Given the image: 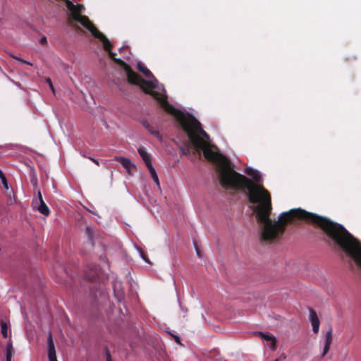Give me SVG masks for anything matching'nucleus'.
Returning a JSON list of instances; mask_svg holds the SVG:
<instances>
[{
  "label": "nucleus",
  "instance_id": "nucleus-1",
  "mask_svg": "<svg viewBox=\"0 0 361 361\" xmlns=\"http://www.w3.org/2000/svg\"><path fill=\"white\" fill-rule=\"evenodd\" d=\"M245 172L251 176L254 180V185L262 187L269 195V191L262 185L259 184L261 180L259 173L252 169L247 168ZM261 202L252 203L255 204L253 212L256 214L257 220L264 225L261 238L264 241H273L281 238L283 235L287 224L295 220H302L307 223L312 224L319 227L326 236L338 245L349 257L350 260L361 270V242L350 233L341 224L331 221L330 219L318 215L314 213L307 212L305 209L298 208L293 209L288 212L281 214L278 221H271L270 214L271 212V199L270 198V207L267 218L261 220L257 216V207Z\"/></svg>",
  "mask_w": 361,
  "mask_h": 361
},
{
  "label": "nucleus",
  "instance_id": "nucleus-2",
  "mask_svg": "<svg viewBox=\"0 0 361 361\" xmlns=\"http://www.w3.org/2000/svg\"><path fill=\"white\" fill-rule=\"evenodd\" d=\"M193 147L197 150H202L208 161L216 164L219 183L224 188L247 192L250 203L261 202L257 207V216L261 220L267 218L271 209L270 197L262 187L252 184L247 177L232 169L231 161L221 153L214 152L202 138L194 137Z\"/></svg>",
  "mask_w": 361,
  "mask_h": 361
},
{
  "label": "nucleus",
  "instance_id": "nucleus-3",
  "mask_svg": "<svg viewBox=\"0 0 361 361\" xmlns=\"http://www.w3.org/2000/svg\"><path fill=\"white\" fill-rule=\"evenodd\" d=\"M176 121L182 129L187 133L192 146L194 137H200V135H202L204 138L209 139V135L202 129L201 123L192 114L183 112L182 115Z\"/></svg>",
  "mask_w": 361,
  "mask_h": 361
},
{
  "label": "nucleus",
  "instance_id": "nucleus-4",
  "mask_svg": "<svg viewBox=\"0 0 361 361\" xmlns=\"http://www.w3.org/2000/svg\"><path fill=\"white\" fill-rule=\"evenodd\" d=\"M64 1L69 11L68 14V23L69 25H72L73 22H78L88 30L94 26L87 16L82 15L85 10L82 4L74 5L70 0H64Z\"/></svg>",
  "mask_w": 361,
  "mask_h": 361
},
{
  "label": "nucleus",
  "instance_id": "nucleus-5",
  "mask_svg": "<svg viewBox=\"0 0 361 361\" xmlns=\"http://www.w3.org/2000/svg\"><path fill=\"white\" fill-rule=\"evenodd\" d=\"M145 93L151 95L155 100L159 102L164 110L169 114L172 115L176 118V120H177V118L182 115L183 111L175 108L172 104L169 103L166 97L161 94L159 92L153 91V90L151 91L146 90H145Z\"/></svg>",
  "mask_w": 361,
  "mask_h": 361
},
{
  "label": "nucleus",
  "instance_id": "nucleus-6",
  "mask_svg": "<svg viewBox=\"0 0 361 361\" xmlns=\"http://www.w3.org/2000/svg\"><path fill=\"white\" fill-rule=\"evenodd\" d=\"M128 80L130 83L137 85L140 87V88L145 92V90H149L151 91L156 88V85L153 83L152 81L147 80L134 72L132 69L128 71V73L127 74Z\"/></svg>",
  "mask_w": 361,
  "mask_h": 361
},
{
  "label": "nucleus",
  "instance_id": "nucleus-7",
  "mask_svg": "<svg viewBox=\"0 0 361 361\" xmlns=\"http://www.w3.org/2000/svg\"><path fill=\"white\" fill-rule=\"evenodd\" d=\"M32 207L44 216H48L50 214V210L44 202L40 190L37 192V199L32 201Z\"/></svg>",
  "mask_w": 361,
  "mask_h": 361
},
{
  "label": "nucleus",
  "instance_id": "nucleus-8",
  "mask_svg": "<svg viewBox=\"0 0 361 361\" xmlns=\"http://www.w3.org/2000/svg\"><path fill=\"white\" fill-rule=\"evenodd\" d=\"M89 31L95 38L99 39L102 42L104 49L105 51H106L107 52L111 51L112 44L103 33H102L99 30H97V28L95 26L92 27Z\"/></svg>",
  "mask_w": 361,
  "mask_h": 361
},
{
  "label": "nucleus",
  "instance_id": "nucleus-9",
  "mask_svg": "<svg viewBox=\"0 0 361 361\" xmlns=\"http://www.w3.org/2000/svg\"><path fill=\"white\" fill-rule=\"evenodd\" d=\"M89 31L95 38L99 39L102 42L104 49L105 51H106L107 52L111 51L112 44L103 33H102L99 30H97V28L95 26L92 27Z\"/></svg>",
  "mask_w": 361,
  "mask_h": 361
},
{
  "label": "nucleus",
  "instance_id": "nucleus-10",
  "mask_svg": "<svg viewBox=\"0 0 361 361\" xmlns=\"http://www.w3.org/2000/svg\"><path fill=\"white\" fill-rule=\"evenodd\" d=\"M47 347L49 361H57L53 336L51 332L47 336Z\"/></svg>",
  "mask_w": 361,
  "mask_h": 361
},
{
  "label": "nucleus",
  "instance_id": "nucleus-11",
  "mask_svg": "<svg viewBox=\"0 0 361 361\" xmlns=\"http://www.w3.org/2000/svg\"><path fill=\"white\" fill-rule=\"evenodd\" d=\"M332 338H333V329L331 326L330 325L329 326L328 331H326L325 336H324V346L323 348V352L322 353V357H324L326 353L329 352L330 345L332 343Z\"/></svg>",
  "mask_w": 361,
  "mask_h": 361
},
{
  "label": "nucleus",
  "instance_id": "nucleus-12",
  "mask_svg": "<svg viewBox=\"0 0 361 361\" xmlns=\"http://www.w3.org/2000/svg\"><path fill=\"white\" fill-rule=\"evenodd\" d=\"M109 57L118 65L123 67L124 70L126 71V73H128V71L131 70V68L129 65H128L124 61L118 59L116 57V54L112 52L111 51L108 52Z\"/></svg>",
  "mask_w": 361,
  "mask_h": 361
},
{
  "label": "nucleus",
  "instance_id": "nucleus-13",
  "mask_svg": "<svg viewBox=\"0 0 361 361\" xmlns=\"http://www.w3.org/2000/svg\"><path fill=\"white\" fill-rule=\"evenodd\" d=\"M140 156L142 157V160L146 164L147 167L151 166L152 164V158L151 155L147 152L145 147H140L137 149Z\"/></svg>",
  "mask_w": 361,
  "mask_h": 361
},
{
  "label": "nucleus",
  "instance_id": "nucleus-14",
  "mask_svg": "<svg viewBox=\"0 0 361 361\" xmlns=\"http://www.w3.org/2000/svg\"><path fill=\"white\" fill-rule=\"evenodd\" d=\"M257 334L263 341H267V342H270V348H272L274 350L276 348V339L275 338V337L268 335V334H265L262 332H257Z\"/></svg>",
  "mask_w": 361,
  "mask_h": 361
},
{
  "label": "nucleus",
  "instance_id": "nucleus-15",
  "mask_svg": "<svg viewBox=\"0 0 361 361\" xmlns=\"http://www.w3.org/2000/svg\"><path fill=\"white\" fill-rule=\"evenodd\" d=\"M115 159L121 163L123 168L130 173L133 164L128 158L122 157H116Z\"/></svg>",
  "mask_w": 361,
  "mask_h": 361
},
{
  "label": "nucleus",
  "instance_id": "nucleus-16",
  "mask_svg": "<svg viewBox=\"0 0 361 361\" xmlns=\"http://www.w3.org/2000/svg\"><path fill=\"white\" fill-rule=\"evenodd\" d=\"M14 348L13 347V344L11 341H8V342L6 344V361H11V358L13 355H14Z\"/></svg>",
  "mask_w": 361,
  "mask_h": 361
},
{
  "label": "nucleus",
  "instance_id": "nucleus-17",
  "mask_svg": "<svg viewBox=\"0 0 361 361\" xmlns=\"http://www.w3.org/2000/svg\"><path fill=\"white\" fill-rule=\"evenodd\" d=\"M137 69L140 72H141L143 75H145L147 78H154V76L152 73V72L146 67L142 63L139 62L137 63Z\"/></svg>",
  "mask_w": 361,
  "mask_h": 361
},
{
  "label": "nucleus",
  "instance_id": "nucleus-18",
  "mask_svg": "<svg viewBox=\"0 0 361 361\" xmlns=\"http://www.w3.org/2000/svg\"><path fill=\"white\" fill-rule=\"evenodd\" d=\"M310 315L309 319L311 322V324H320L319 317L317 314V312L312 308H309Z\"/></svg>",
  "mask_w": 361,
  "mask_h": 361
},
{
  "label": "nucleus",
  "instance_id": "nucleus-19",
  "mask_svg": "<svg viewBox=\"0 0 361 361\" xmlns=\"http://www.w3.org/2000/svg\"><path fill=\"white\" fill-rule=\"evenodd\" d=\"M86 277L89 280H94L98 276V267L97 266H93L92 269H91V272L88 273L85 271Z\"/></svg>",
  "mask_w": 361,
  "mask_h": 361
},
{
  "label": "nucleus",
  "instance_id": "nucleus-20",
  "mask_svg": "<svg viewBox=\"0 0 361 361\" xmlns=\"http://www.w3.org/2000/svg\"><path fill=\"white\" fill-rule=\"evenodd\" d=\"M85 233L87 236L88 240L90 241L92 245H94L93 240H94V229L90 226H87L85 229Z\"/></svg>",
  "mask_w": 361,
  "mask_h": 361
},
{
  "label": "nucleus",
  "instance_id": "nucleus-21",
  "mask_svg": "<svg viewBox=\"0 0 361 361\" xmlns=\"http://www.w3.org/2000/svg\"><path fill=\"white\" fill-rule=\"evenodd\" d=\"M147 169L151 174L153 180L157 183V185H159V178L154 168L152 165L151 166L147 167Z\"/></svg>",
  "mask_w": 361,
  "mask_h": 361
},
{
  "label": "nucleus",
  "instance_id": "nucleus-22",
  "mask_svg": "<svg viewBox=\"0 0 361 361\" xmlns=\"http://www.w3.org/2000/svg\"><path fill=\"white\" fill-rule=\"evenodd\" d=\"M144 126L145 128L153 135L159 137V132L155 129L153 126H152L150 124L145 123Z\"/></svg>",
  "mask_w": 361,
  "mask_h": 361
},
{
  "label": "nucleus",
  "instance_id": "nucleus-23",
  "mask_svg": "<svg viewBox=\"0 0 361 361\" xmlns=\"http://www.w3.org/2000/svg\"><path fill=\"white\" fill-rule=\"evenodd\" d=\"M1 332L4 338L8 337V326L5 322H1Z\"/></svg>",
  "mask_w": 361,
  "mask_h": 361
},
{
  "label": "nucleus",
  "instance_id": "nucleus-24",
  "mask_svg": "<svg viewBox=\"0 0 361 361\" xmlns=\"http://www.w3.org/2000/svg\"><path fill=\"white\" fill-rule=\"evenodd\" d=\"M78 33H82L83 30L78 25L75 24L74 22L72 23V25H71Z\"/></svg>",
  "mask_w": 361,
  "mask_h": 361
},
{
  "label": "nucleus",
  "instance_id": "nucleus-25",
  "mask_svg": "<svg viewBox=\"0 0 361 361\" xmlns=\"http://www.w3.org/2000/svg\"><path fill=\"white\" fill-rule=\"evenodd\" d=\"M105 355H106V361H111L110 351L107 348H105Z\"/></svg>",
  "mask_w": 361,
  "mask_h": 361
},
{
  "label": "nucleus",
  "instance_id": "nucleus-26",
  "mask_svg": "<svg viewBox=\"0 0 361 361\" xmlns=\"http://www.w3.org/2000/svg\"><path fill=\"white\" fill-rule=\"evenodd\" d=\"M0 178L1 180V182L4 185V186L7 189L8 188V183H7V180H6L5 175L3 176L2 177H1Z\"/></svg>",
  "mask_w": 361,
  "mask_h": 361
},
{
  "label": "nucleus",
  "instance_id": "nucleus-27",
  "mask_svg": "<svg viewBox=\"0 0 361 361\" xmlns=\"http://www.w3.org/2000/svg\"><path fill=\"white\" fill-rule=\"evenodd\" d=\"M319 324H313L312 325V331L314 334H317L319 332Z\"/></svg>",
  "mask_w": 361,
  "mask_h": 361
},
{
  "label": "nucleus",
  "instance_id": "nucleus-28",
  "mask_svg": "<svg viewBox=\"0 0 361 361\" xmlns=\"http://www.w3.org/2000/svg\"><path fill=\"white\" fill-rule=\"evenodd\" d=\"M46 82L48 83V85L50 87L52 92H54V88L51 80L49 78H48L46 79Z\"/></svg>",
  "mask_w": 361,
  "mask_h": 361
},
{
  "label": "nucleus",
  "instance_id": "nucleus-29",
  "mask_svg": "<svg viewBox=\"0 0 361 361\" xmlns=\"http://www.w3.org/2000/svg\"><path fill=\"white\" fill-rule=\"evenodd\" d=\"M14 58H15L16 59H17V60L20 61L21 63H26V64H29V65H31V66L32 65L31 63L27 62V61H25V60L22 59H18V57H14Z\"/></svg>",
  "mask_w": 361,
  "mask_h": 361
},
{
  "label": "nucleus",
  "instance_id": "nucleus-30",
  "mask_svg": "<svg viewBox=\"0 0 361 361\" xmlns=\"http://www.w3.org/2000/svg\"><path fill=\"white\" fill-rule=\"evenodd\" d=\"M40 42L41 44H47V38L45 37H42L41 40H40Z\"/></svg>",
  "mask_w": 361,
  "mask_h": 361
},
{
  "label": "nucleus",
  "instance_id": "nucleus-31",
  "mask_svg": "<svg viewBox=\"0 0 361 361\" xmlns=\"http://www.w3.org/2000/svg\"><path fill=\"white\" fill-rule=\"evenodd\" d=\"M89 159L91 161H92L94 163H95L97 165H98V166L99 165V163L98 160H97V159H95L94 158H92V157H89Z\"/></svg>",
  "mask_w": 361,
  "mask_h": 361
},
{
  "label": "nucleus",
  "instance_id": "nucleus-32",
  "mask_svg": "<svg viewBox=\"0 0 361 361\" xmlns=\"http://www.w3.org/2000/svg\"><path fill=\"white\" fill-rule=\"evenodd\" d=\"M142 257L146 262H149L148 259L146 257V255L144 253H142Z\"/></svg>",
  "mask_w": 361,
  "mask_h": 361
},
{
  "label": "nucleus",
  "instance_id": "nucleus-33",
  "mask_svg": "<svg viewBox=\"0 0 361 361\" xmlns=\"http://www.w3.org/2000/svg\"><path fill=\"white\" fill-rule=\"evenodd\" d=\"M195 249H196V252H197V255L200 257H201L200 252L198 250V248L197 247V246H195Z\"/></svg>",
  "mask_w": 361,
  "mask_h": 361
},
{
  "label": "nucleus",
  "instance_id": "nucleus-34",
  "mask_svg": "<svg viewBox=\"0 0 361 361\" xmlns=\"http://www.w3.org/2000/svg\"><path fill=\"white\" fill-rule=\"evenodd\" d=\"M3 176H4V174L2 172V171L0 169V178L2 177Z\"/></svg>",
  "mask_w": 361,
  "mask_h": 361
},
{
  "label": "nucleus",
  "instance_id": "nucleus-35",
  "mask_svg": "<svg viewBox=\"0 0 361 361\" xmlns=\"http://www.w3.org/2000/svg\"><path fill=\"white\" fill-rule=\"evenodd\" d=\"M176 342H178V343L180 342V338L178 336L176 337Z\"/></svg>",
  "mask_w": 361,
  "mask_h": 361
},
{
  "label": "nucleus",
  "instance_id": "nucleus-36",
  "mask_svg": "<svg viewBox=\"0 0 361 361\" xmlns=\"http://www.w3.org/2000/svg\"><path fill=\"white\" fill-rule=\"evenodd\" d=\"M31 183H32L33 184H37V180H35V181L33 180H32Z\"/></svg>",
  "mask_w": 361,
  "mask_h": 361
},
{
  "label": "nucleus",
  "instance_id": "nucleus-37",
  "mask_svg": "<svg viewBox=\"0 0 361 361\" xmlns=\"http://www.w3.org/2000/svg\"><path fill=\"white\" fill-rule=\"evenodd\" d=\"M31 183H32L33 184H37V180H35V181L33 180H32Z\"/></svg>",
  "mask_w": 361,
  "mask_h": 361
}]
</instances>
